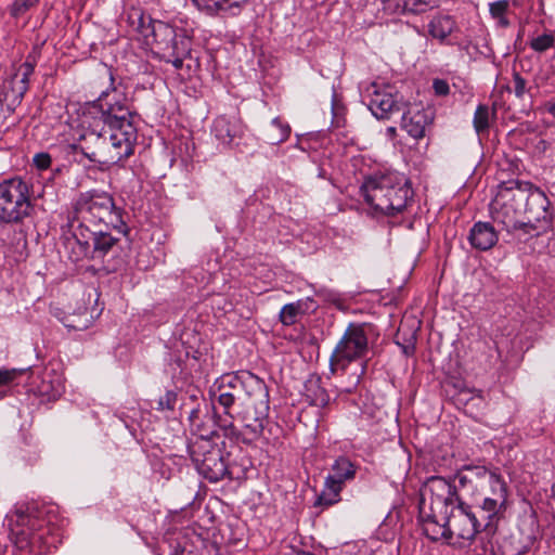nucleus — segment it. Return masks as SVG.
<instances>
[{"label": "nucleus", "mask_w": 555, "mask_h": 555, "mask_svg": "<svg viewBox=\"0 0 555 555\" xmlns=\"http://www.w3.org/2000/svg\"><path fill=\"white\" fill-rule=\"evenodd\" d=\"M109 79L111 88L102 91L96 100L88 102L82 113L85 119H93L95 127L102 122L109 131H98L93 128L72 146L90 162L106 166L116 165L130 157L138 138L131 102L125 91L114 86L112 73Z\"/></svg>", "instance_id": "f257e3e1"}, {"label": "nucleus", "mask_w": 555, "mask_h": 555, "mask_svg": "<svg viewBox=\"0 0 555 555\" xmlns=\"http://www.w3.org/2000/svg\"><path fill=\"white\" fill-rule=\"evenodd\" d=\"M64 522L54 505H28L25 511L15 512L13 542L20 550L50 552L62 542Z\"/></svg>", "instance_id": "f03ea898"}, {"label": "nucleus", "mask_w": 555, "mask_h": 555, "mask_svg": "<svg viewBox=\"0 0 555 555\" xmlns=\"http://www.w3.org/2000/svg\"><path fill=\"white\" fill-rule=\"evenodd\" d=\"M360 192L376 215L395 217L413 199L409 180L396 171H378L364 178Z\"/></svg>", "instance_id": "7ed1b4c3"}, {"label": "nucleus", "mask_w": 555, "mask_h": 555, "mask_svg": "<svg viewBox=\"0 0 555 555\" xmlns=\"http://www.w3.org/2000/svg\"><path fill=\"white\" fill-rule=\"evenodd\" d=\"M79 225L90 229H113L126 235L128 227L122 219V209L117 207L113 195L106 191L92 189L80 192L73 202V219Z\"/></svg>", "instance_id": "20e7f679"}, {"label": "nucleus", "mask_w": 555, "mask_h": 555, "mask_svg": "<svg viewBox=\"0 0 555 555\" xmlns=\"http://www.w3.org/2000/svg\"><path fill=\"white\" fill-rule=\"evenodd\" d=\"M469 474H459L461 488H480V502L476 505L479 513L485 515L488 526L504 518L507 509L508 488L504 478L495 472H490L483 466L466 467Z\"/></svg>", "instance_id": "39448f33"}, {"label": "nucleus", "mask_w": 555, "mask_h": 555, "mask_svg": "<svg viewBox=\"0 0 555 555\" xmlns=\"http://www.w3.org/2000/svg\"><path fill=\"white\" fill-rule=\"evenodd\" d=\"M426 529V537L433 541L441 539L450 540L456 537L461 540L473 542L480 532L487 535L495 534L498 527L492 524L488 526L485 515L479 513L476 506L459 501L456 506L448 513L447 519L439 522H431Z\"/></svg>", "instance_id": "423d86ee"}, {"label": "nucleus", "mask_w": 555, "mask_h": 555, "mask_svg": "<svg viewBox=\"0 0 555 555\" xmlns=\"http://www.w3.org/2000/svg\"><path fill=\"white\" fill-rule=\"evenodd\" d=\"M514 192L509 196L521 207L525 234L539 236L553 228V211L546 194L529 181L512 180Z\"/></svg>", "instance_id": "0eeeda50"}, {"label": "nucleus", "mask_w": 555, "mask_h": 555, "mask_svg": "<svg viewBox=\"0 0 555 555\" xmlns=\"http://www.w3.org/2000/svg\"><path fill=\"white\" fill-rule=\"evenodd\" d=\"M70 235L64 236L63 246L68 259H103L119 242V237L102 229H90L73 221L68 222Z\"/></svg>", "instance_id": "6e6552de"}, {"label": "nucleus", "mask_w": 555, "mask_h": 555, "mask_svg": "<svg viewBox=\"0 0 555 555\" xmlns=\"http://www.w3.org/2000/svg\"><path fill=\"white\" fill-rule=\"evenodd\" d=\"M459 501L462 500L451 481L440 476L429 477L421 488L418 506L424 533L426 534L429 524L447 519L448 513L452 506L459 504Z\"/></svg>", "instance_id": "1a4fd4ad"}, {"label": "nucleus", "mask_w": 555, "mask_h": 555, "mask_svg": "<svg viewBox=\"0 0 555 555\" xmlns=\"http://www.w3.org/2000/svg\"><path fill=\"white\" fill-rule=\"evenodd\" d=\"M30 185L21 178L0 182V223L22 224L31 216Z\"/></svg>", "instance_id": "9d476101"}, {"label": "nucleus", "mask_w": 555, "mask_h": 555, "mask_svg": "<svg viewBox=\"0 0 555 555\" xmlns=\"http://www.w3.org/2000/svg\"><path fill=\"white\" fill-rule=\"evenodd\" d=\"M365 324L351 323L337 343L331 358L330 370L336 374L345 371L352 361L364 358L369 351V338Z\"/></svg>", "instance_id": "9b49d317"}, {"label": "nucleus", "mask_w": 555, "mask_h": 555, "mask_svg": "<svg viewBox=\"0 0 555 555\" xmlns=\"http://www.w3.org/2000/svg\"><path fill=\"white\" fill-rule=\"evenodd\" d=\"M189 450L198 474L210 482L230 475L223 453L212 440L191 441Z\"/></svg>", "instance_id": "f8f14e48"}, {"label": "nucleus", "mask_w": 555, "mask_h": 555, "mask_svg": "<svg viewBox=\"0 0 555 555\" xmlns=\"http://www.w3.org/2000/svg\"><path fill=\"white\" fill-rule=\"evenodd\" d=\"M268 389L264 380L249 371H241L237 373L223 374L216 379L210 387L209 393L211 398L218 397L221 392L241 393L245 391L247 399L255 397Z\"/></svg>", "instance_id": "ddd939ff"}, {"label": "nucleus", "mask_w": 555, "mask_h": 555, "mask_svg": "<svg viewBox=\"0 0 555 555\" xmlns=\"http://www.w3.org/2000/svg\"><path fill=\"white\" fill-rule=\"evenodd\" d=\"M357 466L346 456L337 457L331 466V474L325 478L324 488L315 505L331 506L340 500V492L347 481L353 480Z\"/></svg>", "instance_id": "4468645a"}, {"label": "nucleus", "mask_w": 555, "mask_h": 555, "mask_svg": "<svg viewBox=\"0 0 555 555\" xmlns=\"http://www.w3.org/2000/svg\"><path fill=\"white\" fill-rule=\"evenodd\" d=\"M243 405L244 409L238 415L246 435L245 444H250L262 435L270 410L269 389L259 397L246 400Z\"/></svg>", "instance_id": "2eb2a0df"}, {"label": "nucleus", "mask_w": 555, "mask_h": 555, "mask_svg": "<svg viewBox=\"0 0 555 555\" xmlns=\"http://www.w3.org/2000/svg\"><path fill=\"white\" fill-rule=\"evenodd\" d=\"M514 192L512 181L502 186L495 199L491 203L490 212L494 222L501 223L507 232L521 231L525 233V223L518 219L521 207L511 199Z\"/></svg>", "instance_id": "dca6fc26"}, {"label": "nucleus", "mask_w": 555, "mask_h": 555, "mask_svg": "<svg viewBox=\"0 0 555 555\" xmlns=\"http://www.w3.org/2000/svg\"><path fill=\"white\" fill-rule=\"evenodd\" d=\"M367 93L369 108L378 119H389L408 106L403 96L390 86H378L374 82L367 88Z\"/></svg>", "instance_id": "f3484780"}, {"label": "nucleus", "mask_w": 555, "mask_h": 555, "mask_svg": "<svg viewBox=\"0 0 555 555\" xmlns=\"http://www.w3.org/2000/svg\"><path fill=\"white\" fill-rule=\"evenodd\" d=\"M182 39H190V37L181 30L178 31L173 26L165 22L156 21L152 26V34L145 43L160 57L163 55H170V51L173 50Z\"/></svg>", "instance_id": "a211bd4d"}, {"label": "nucleus", "mask_w": 555, "mask_h": 555, "mask_svg": "<svg viewBox=\"0 0 555 555\" xmlns=\"http://www.w3.org/2000/svg\"><path fill=\"white\" fill-rule=\"evenodd\" d=\"M211 133L225 146H232L244 133V125L237 115H220L215 118Z\"/></svg>", "instance_id": "6ab92c4d"}, {"label": "nucleus", "mask_w": 555, "mask_h": 555, "mask_svg": "<svg viewBox=\"0 0 555 555\" xmlns=\"http://www.w3.org/2000/svg\"><path fill=\"white\" fill-rule=\"evenodd\" d=\"M218 416L210 415L208 411L203 413L199 409H193L189 415L190 429L198 440H211L217 435Z\"/></svg>", "instance_id": "aec40b11"}, {"label": "nucleus", "mask_w": 555, "mask_h": 555, "mask_svg": "<svg viewBox=\"0 0 555 555\" xmlns=\"http://www.w3.org/2000/svg\"><path fill=\"white\" fill-rule=\"evenodd\" d=\"M400 113H402L401 129L415 140L424 138L426 127L429 124L427 113L424 109L412 108L409 105Z\"/></svg>", "instance_id": "412c9836"}, {"label": "nucleus", "mask_w": 555, "mask_h": 555, "mask_svg": "<svg viewBox=\"0 0 555 555\" xmlns=\"http://www.w3.org/2000/svg\"><path fill=\"white\" fill-rule=\"evenodd\" d=\"M498 241L499 234L490 222L478 221L469 230L468 242L477 250L487 251L494 247Z\"/></svg>", "instance_id": "4be33fe9"}, {"label": "nucleus", "mask_w": 555, "mask_h": 555, "mask_svg": "<svg viewBox=\"0 0 555 555\" xmlns=\"http://www.w3.org/2000/svg\"><path fill=\"white\" fill-rule=\"evenodd\" d=\"M35 62L28 59L18 67L17 72L9 81L7 98H12L13 102L20 103L29 88V77L34 74Z\"/></svg>", "instance_id": "5701e85b"}, {"label": "nucleus", "mask_w": 555, "mask_h": 555, "mask_svg": "<svg viewBox=\"0 0 555 555\" xmlns=\"http://www.w3.org/2000/svg\"><path fill=\"white\" fill-rule=\"evenodd\" d=\"M250 0H193L202 10L209 14L223 12L230 15H238Z\"/></svg>", "instance_id": "b1692460"}, {"label": "nucleus", "mask_w": 555, "mask_h": 555, "mask_svg": "<svg viewBox=\"0 0 555 555\" xmlns=\"http://www.w3.org/2000/svg\"><path fill=\"white\" fill-rule=\"evenodd\" d=\"M304 396L311 405L323 408L330 402V395L322 386V378L315 374L310 375L305 382Z\"/></svg>", "instance_id": "393cba45"}, {"label": "nucleus", "mask_w": 555, "mask_h": 555, "mask_svg": "<svg viewBox=\"0 0 555 555\" xmlns=\"http://www.w3.org/2000/svg\"><path fill=\"white\" fill-rule=\"evenodd\" d=\"M127 24L137 34L141 35L146 41L152 34V26L155 20L146 15L140 8H130L127 11Z\"/></svg>", "instance_id": "a878e982"}, {"label": "nucleus", "mask_w": 555, "mask_h": 555, "mask_svg": "<svg viewBox=\"0 0 555 555\" xmlns=\"http://www.w3.org/2000/svg\"><path fill=\"white\" fill-rule=\"evenodd\" d=\"M314 300L310 297L299 299L296 302L286 304L280 311V321L291 326L297 322V317L307 313L309 310H314Z\"/></svg>", "instance_id": "bb28decb"}, {"label": "nucleus", "mask_w": 555, "mask_h": 555, "mask_svg": "<svg viewBox=\"0 0 555 555\" xmlns=\"http://www.w3.org/2000/svg\"><path fill=\"white\" fill-rule=\"evenodd\" d=\"M455 28V22L451 16L434 17L428 24V31L435 39L443 41Z\"/></svg>", "instance_id": "cd10ccee"}, {"label": "nucleus", "mask_w": 555, "mask_h": 555, "mask_svg": "<svg viewBox=\"0 0 555 555\" xmlns=\"http://www.w3.org/2000/svg\"><path fill=\"white\" fill-rule=\"evenodd\" d=\"M291 127L282 122L280 118H274L264 130V138L269 144H280L288 139Z\"/></svg>", "instance_id": "c85d7f7f"}, {"label": "nucleus", "mask_w": 555, "mask_h": 555, "mask_svg": "<svg viewBox=\"0 0 555 555\" xmlns=\"http://www.w3.org/2000/svg\"><path fill=\"white\" fill-rule=\"evenodd\" d=\"M218 428L222 431L224 438L235 443H245L246 435L234 425V415L218 416Z\"/></svg>", "instance_id": "c756f323"}, {"label": "nucleus", "mask_w": 555, "mask_h": 555, "mask_svg": "<svg viewBox=\"0 0 555 555\" xmlns=\"http://www.w3.org/2000/svg\"><path fill=\"white\" fill-rule=\"evenodd\" d=\"M398 10L413 14L424 13L437 5L438 0H392Z\"/></svg>", "instance_id": "7c9ffc66"}, {"label": "nucleus", "mask_w": 555, "mask_h": 555, "mask_svg": "<svg viewBox=\"0 0 555 555\" xmlns=\"http://www.w3.org/2000/svg\"><path fill=\"white\" fill-rule=\"evenodd\" d=\"M191 52V39H182L173 50L170 51V55L160 56L162 60L171 63L177 69L183 65V60L189 56Z\"/></svg>", "instance_id": "2f4dec72"}, {"label": "nucleus", "mask_w": 555, "mask_h": 555, "mask_svg": "<svg viewBox=\"0 0 555 555\" xmlns=\"http://www.w3.org/2000/svg\"><path fill=\"white\" fill-rule=\"evenodd\" d=\"M25 371V369H0V400L10 393L12 385Z\"/></svg>", "instance_id": "473e14b6"}, {"label": "nucleus", "mask_w": 555, "mask_h": 555, "mask_svg": "<svg viewBox=\"0 0 555 555\" xmlns=\"http://www.w3.org/2000/svg\"><path fill=\"white\" fill-rule=\"evenodd\" d=\"M529 47L537 53H544L555 47V33L545 31L541 35L533 37Z\"/></svg>", "instance_id": "72a5a7b5"}, {"label": "nucleus", "mask_w": 555, "mask_h": 555, "mask_svg": "<svg viewBox=\"0 0 555 555\" xmlns=\"http://www.w3.org/2000/svg\"><path fill=\"white\" fill-rule=\"evenodd\" d=\"M473 125L478 134L488 132L490 127V109L487 105L480 104L477 106L473 118Z\"/></svg>", "instance_id": "f704fd0d"}, {"label": "nucleus", "mask_w": 555, "mask_h": 555, "mask_svg": "<svg viewBox=\"0 0 555 555\" xmlns=\"http://www.w3.org/2000/svg\"><path fill=\"white\" fill-rule=\"evenodd\" d=\"M508 5V0H499L490 3V14L493 18H496L499 24L503 27H506L509 24L508 20L505 17Z\"/></svg>", "instance_id": "c9c22d12"}, {"label": "nucleus", "mask_w": 555, "mask_h": 555, "mask_svg": "<svg viewBox=\"0 0 555 555\" xmlns=\"http://www.w3.org/2000/svg\"><path fill=\"white\" fill-rule=\"evenodd\" d=\"M217 401L218 404L223 409L224 416L233 415L231 409L234 406L237 400H240V393L233 392H221L218 397L211 398Z\"/></svg>", "instance_id": "e433bc0d"}, {"label": "nucleus", "mask_w": 555, "mask_h": 555, "mask_svg": "<svg viewBox=\"0 0 555 555\" xmlns=\"http://www.w3.org/2000/svg\"><path fill=\"white\" fill-rule=\"evenodd\" d=\"M177 403V393L173 390H167L157 401L156 410L159 412H172Z\"/></svg>", "instance_id": "4c0bfd02"}, {"label": "nucleus", "mask_w": 555, "mask_h": 555, "mask_svg": "<svg viewBox=\"0 0 555 555\" xmlns=\"http://www.w3.org/2000/svg\"><path fill=\"white\" fill-rule=\"evenodd\" d=\"M514 93L518 99H522L526 93L527 81L520 76L519 73L514 72L513 74Z\"/></svg>", "instance_id": "58836bf2"}, {"label": "nucleus", "mask_w": 555, "mask_h": 555, "mask_svg": "<svg viewBox=\"0 0 555 555\" xmlns=\"http://www.w3.org/2000/svg\"><path fill=\"white\" fill-rule=\"evenodd\" d=\"M39 0H15L12 5V14L20 15L30 8L35 7Z\"/></svg>", "instance_id": "ea45409f"}, {"label": "nucleus", "mask_w": 555, "mask_h": 555, "mask_svg": "<svg viewBox=\"0 0 555 555\" xmlns=\"http://www.w3.org/2000/svg\"><path fill=\"white\" fill-rule=\"evenodd\" d=\"M33 163H34V165L36 166L37 169L46 170V169H48L51 166L52 158H51V155L49 153L41 152V153H37L34 156Z\"/></svg>", "instance_id": "a19ab883"}, {"label": "nucleus", "mask_w": 555, "mask_h": 555, "mask_svg": "<svg viewBox=\"0 0 555 555\" xmlns=\"http://www.w3.org/2000/svg\"><path fill=\"white\" fill-rule=\"evenodd\" d=\"M433 88L437 95H447L450 92V87L448 82L443 79H435Z\"/></svg>", "instance_id": "79ce46f5"}, {"label": "nucleus", "mask_w": 555, "mask_h": 555, "mask_svg": "<svg viewBox=\"0 0 555 555\" xmlns=\"http://www.w3.org/2000/svg\"><path fill=\"white\" fill-rule=\"evenodd\" d=\"M545 109L553 118H555V98L545 103Z\"/></svg>", "instance_id": "37998d69"}, {"label": "nucleus", "mask_w": 555, "mask_h": 555, "mask_svg": "<svg viewBox=\"0 0 555 555\" xmlns=\"http://www.w3.org/2000/svg\"><path fill=\"white\" fill-rule=\"evenodd\" d=\"M62 389H63V386H62L61 380H56L51 384V391H52L53 396L59 395Z\"/></svg>", "instance_id": "c03bdc74"}, {"label": "nucleus", "mask_w": 555, "mask_h": 555, "mask_svg": "<svg viewBox=\"0 0 555 555\" xmlns=\"http://www.w3.org/2000/svg\"><path fill=\"white\" fill-rule=\"evenodd\" d=\"M386 134H387L389 138L393 139V138L397 135V128H396V127H392V126L388 127V128L386 129Z\"/></svg>", "instance_id": "a18cd8bd"}, {"label": "nucleus", "mask_w": 555, "mask_h": 555, "mask_svg": "<svg viewBox=\"0 0 555 555\" xmlns=\"http://www.w3.org/2000/svg\"><path fill=\"white\" fill-rule=\"evenodd\" d=\"M360 376H361V374L356 376L354 385H357L360 382Z\"/></svg>", "instance_id": "49530a36"}, {"label": "nucleus", "mask_w": 555, "mask_h": 555, "mask_svg": "<svg viewBox=\"0 0 555 555\" xmlns=\"http://www.w3.org/2000/svg\"><path fill=\"white\" fill-rule=\"evenodd\" d=\"M364 371H365V364H364V365H362L361 374H363V373H364Z\"/></svg>", "instance_id": "de8ad7c7"}, {"label": "nucleus", "mask_w": 555, "mask_h": 555, "mask_svg": "<svg viewBox=\"0 0 555 555\" xmlns=\"http://www.w3.org/2000/svg\"><path fill=\"white\" fill-rule=\"evenodd\" d=\"M212 411H215V413H214L212 415H217V413H216V408H212Z\"/></svg>", "instance_id": "09e8293b"}]
</instances>
